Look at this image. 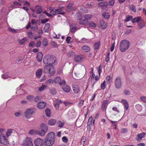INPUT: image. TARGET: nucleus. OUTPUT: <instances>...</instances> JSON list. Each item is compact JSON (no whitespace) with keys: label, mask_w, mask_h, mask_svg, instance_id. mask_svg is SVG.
I'll return each mask as SVG.
<instances>
[{"label":"nucleus","mask_w":146,"mask_h":146,"mask_svg":"<svg viewBox=\"0 0 146 146\" xmlns=\"http://www.w3.org/2000/svg\"><path fill=\"white\" fill-rule=\"evenodd\" d=\"M54 134L51 132L48 133L46 137L44 142L46 146H52L54 142Z\"/></svg>","instance_id":"nucleus-1"},{"label":"nucleus","mask_w":146,"mask_h":146,"mask_svg":"<svg viewBox=\"0 0 146 146\" xmlns=\"http://www.w3.org/2000/svg\"><path fill=\"white\" fill-rule=\"evenodd\" d=\"M56 56L48 54L44 58L43 61L46 65H52V64L56 62Z\"/></svg>","instance_id":"nucleus-2"},{"label":"nucleus","mask_w":146,"mask_h":146,"mask_svg":"<svg viewBox=\"0 0 146 146\" xmlns=\"http://www.w3.org/2000/svg\"><path fill=\"white\" fill-rule=\"evenodd\" d=\"M43 71L49 77L54 75L56 72L53 65H45L44 67Z\"/></svg>","instance_id":"nucleus-3"},{"label":"nucleus","mask_w":146,"mask_h":146,"mask_svg":"<svg viewBox=\"0 0 146 146\" xmlns=\"http://www.w3.org/2000/svg\"><path fill=\"white\" fill-rule=\"evenodd\" d=\"M129 45L130 43L128 41L125 40H123L120 43V50L122 52H124L129 48Z\"/></svg>","instance_id":"nucleus-4"},{"label":"nucleus","mask_w":146,"mask_h":146,"mask_svg":"<svg viewBox=\"0 0 146 146\" xmlns=\"http://www.w3.org/2000/svg\"><path fill=\"white\" fill-rule=\"evenodd\" d=\"M23 145L24 146H33L32 139L30 137H27L24 140Z\"/></svg>","instance_id":"nucleus-5"},{"label":"nucleus","mask_w":146,"mask_h":146,"mask_svg":"<svg viewBox=\"0 0 146 146\" xmlns=\"http://www.w3.org/2000/svg\"><path fill=\"white\" fill-rule=\"evenodd\" d=\"M35 111L34 109L29 108L25 112V117L27 118H29L31 117V115L34 113Z\"/></svg>","instance_id":"nucleus-6"},{"label":"nucleus","mask_w":146,"mask_h":146,"mask_svg":"<svg viewBox=\"0 0 146 146\" xmlns=\"http://www.w3.org/2000/svg\"><path fill=\"white\" fill-rule=\"evenodd\" d=\"M54 82L56 83H58L60 86H62L65 83V81L64 80H61L60 77L57 76L54 78Z\"/></svg>","instance_id":"nucleus-7"},{"label":"nucleus","mask_w":146,"mask_h":146,"mask_svg":"<svg viewBox=\"0 0 146 146\" xmlns=\"http://www.w3.org/2000/svg\"><path fill=\"white\" fill-rule=\"evenodd\" d=\"M0 143L5 145L9 143L4 134H1L0 135Z\"/></svg>","instance_id":"nucleus-8"},{"label":"nucleus","mask_w":146,"mask_h":146,"mask_svg":"<svg viewBox=\"0 0 146 146\" xmlns=\"http://www.w3.org/2000/svg\"><path fill=\"white\" fill-rule=\"evenodd\" d=\"M44 141L40 138H37L34 141V144L35 146H44Z\"/></svg>","instance_id":"nucleus-9"},{"label":"nucleus","mask_w":146,"mask_h":146,"mask_svg":"<svg viewBox=\"0 0 146 146\" xmlns=\"http://www.w3.org/2000/svg\"><path fill=\"white\" fill-rule=\"evenodd\" d=\"M29 133L31 135L36 134L39 135L41 136L44 135V132H40V130H36L33 129H31L29 131Z\"/></svg>","instance_id":"nucleus-10"},{"label":"nucleus","mask_w":146,"mask_h":146,"mask_svg":"<svg viewBox=\"0 0 146 146\" xmlns=\"http://www.w3.org/2000/svg\"><path fill=\"white\" fill-rule=\"evenodd\" d=\"M115 87L116 88H119L120 87L121 85V78L118 77L116 78L115 80Z\"/></svg>","instance_id":"nucleus-11"},{"label":"nucleus","mask_w":146,"mask_h":146,"mask_svg":"<svg viewBox=\"0 0 146 146\" xmlns=\"http://www.w3.org/2000/svg\"><path fill=\"white\" fill-rule=\"evenodd\" d=\"M109 104V101L108 100H105L104 101L102 104L101 109L103 111H106L107 106Z\"/></svg>","instance_id":"nucleus-12"},{"label":"nucleus","mask_w":146,"mask_h":146,"mask_svg":"<svg viewBox=\"0 0 146 146\" xmlns=\"http://www.w3.org/2000/svg\"><path fill=\"white\" fill-rule=\"evenodd\" d=\"M40 127L42 129L41 130H40V132H44V135L45 133L46 132L48 129L47 126L46 124L43 123L41 124Z\"/></svg>","instance_id":"nucleus-13"},{"label":"nucleus","mask_w":146,"mask_h":146,"mask_svg":"<svg viewBox=\"0 0 146 146\" xmlns=\"http://www.w3.org/2000/svg\"><path fill=\"white\" fill-rule=\"evenodd\" d=\"M146 133L145 132H143L142 133L138 134L137 135V137H136V139L137 141H140L142 138H144Z\"/></svg>","instance_id":"nucleus-14"},{"label":"nucleus","mask_w":146,"mask_h":146,"mask_svg":"<svg viewBox=\"0 0 146 146\" xmlns=\"http://www.w3.org/2000/svg\"><path fill=\"white\" fill-rule=\"evenodd\" d=\"M73 90L75 94H77L80 92V87L78 86L73 85L72 86Z\"/></svg>","instance_id":"nucleus-15"},{"label":"nucleus","mask_w":146,"mask_h":146,"mask_svg":"<svg viewBox=\"0 0 146 146\" xmlns=\"http://www.w3.org/2000/svg\"><path fill=\"white\" fill-rule=\"evenodd\" d=\"M63 86L62 87V89L63 90L66 92H69L71 90V88L70 87L66 84V83L63 85Z\"/></svg>","instance_id":"nucleus-16"},{"label":"nucleus","mask_w":146,"mask_h":146,"mask_svg":"<svg viewBox=\"0 0 146 146\" xmlns=\"http://www.w3.org/2000/svg\"><path fill=\"white\" fill-rule=\"evenodd\" d=\"M42 69L41 68H39L36 71V76L37 78H40L42 74Z\"/></svg>","instance_id":"nucleus-17"},{"label":"nucleus","mask_w":146,"mask_h":146,"mask_svg":"<svg viewBox=\"0 0 146 146\" xmlns=\"http://www.w3.org/2000/svg\"><path fill=\"white\" fill-rule=\"evenodd\" d=\"M46 104L44 102H40L37 104V106L39 109H42L45 107Z\"/></svg>","instance_id":"nucleus-18"},{"label":"nucleus","mask_w":146,"mask_h":146,"mask_svg":"<svg viewBox=\"0 0 146 146\" xmlns=\"http://www.w3.org/2000/svg\"><path fill=\"white\" fill-rule=\"evenodd\" d=\"M100 24L102 28L103 29H106L107 27V24L105 22L102 20L101 19L100 20Z\"/></svg>","instance_id":"nucleus-19"},{"label":"nucleus","mask_w":146,"mask_h":146,"mask_svg":"<svg viewBox=\"0 0 146 146\" xmlns=\"http://www.w3.org/2000/svg\"><path fill=\"white\" fill-rule=\"evenodd\" d=\"M36 9V12L37 14H39L42 11V7L39 5H36L35 7Z\"/></svg>","instance_id":"nucleus-20"},{"label":"nucleus","mask_w":146,"mask_h":146,"mask_svg":"<svg viewBox=\"0 0 146 146\" xmlns=\"http://www.w3.org/2000/svg\"><path fill=\"white\" fill-rule=\"evenodd\" d=\"M137 26L139 29H141L145 26V22L143 21H141L138 23Z\"/></svg>","instance_id":"nucleus-21"},{"label":"nucleus","mask_w":146,"mask_h":146,"mask_svg":"<svg viewBox=\"0 0 146 146\" xmlns=\"http://www.w3.org/2000/svg\"><path fill=\"white\" fill-rule=\"evenodd\" d=\"M141 17H136L132 18V20L131 21V22L133 23H138L141 20Z\"/></svg>","instance_id":"nucleus-22"},{"label":"nucleus","mask_w":146,"mask_h":146,"mask_svg":"<svg viewBox=\"0 0 146 146\" xmlns=\"http://www.w3.org/2000/svg\"><path fill=\"white\" fill-rule=\"evenodd\" d=\"M56 121L55 119H50L48 120V124L50 126L54 125L56 123Z\"/></svg>","instance_id":"nucleus-23"},{"label":"nucleus","mask_w":146,"mask_h":146,"mask_svg":"<svg viewBox=\"0 0 146 146\" xmlns=\"http://www.w3.org/2000/svg\"><path fill=\"white\" fill-rule=\"evenodd\" d=\"M36 58L38 61L40 62L42 61V52H39L38 53Z\"/></svg>","instance_id":"nucleus-24"},{"label":"nucleus","mask_w":146,"mask_h":146,"mask_svg":"<svg viewBox=\"0 0 146 146\" xmlns=\"http://www.w3.org/2000/svg\"><path fill=\"white\" fill-rule=\"evenodd\" d=\"M82 49L83 51L85 52H88L90 50V47L88 46H84L82 47Z\"/></svg>","instance_id":"nucleus-25"},{"label":"nucleus","mask_w":146,"mask_h":146,"mask_svg":"<svg viewBox=\"0 0 146 146\" xmlns=\"http://www.w3.org/2000/svg\"><path fill=\"white\" fill-rule=\"evenodd\" d=\"M28 39L26 37H24L22 39L19 40V43L20 44L23 45L27 41Z\"/></svg>","instance_id":"nucleus-26"},{"label":"nucleus","mask_w":146,"mask_h":146,"mask_svg":"<svg viewBox=\"0 0 146 146\" xmlns=\"http://www.w3.org/2000/svg\"><path fill=\"white\" fill-rule=\"evenodd\" d=\"M88 22V21L87 19H84L82 20H80L79 21V23L81 25H85Z\"/></svg>","instance_id":"nucleus-27"},{"label":"nucleus","mask_w":146,"mask_h":146,"mask_svg":"<svg viewBox=\"0 0 146 146\" xmlns=\"http://www.w3.org/2000/svg\"><path fill=\"white\" fill-rule=\"evenodd\" d=\"M108 4V3L106 2H102L98 3L99 6L102 7H106Z\"/></svg>","instance_id":"nucleus-28"},{"label":"nucleus","mask_w":146,"mask_h":146,"mask_svg":"<svg viewBox=\"0 0 146 146\" xmlns=\"http://www.w3.org/2000/svg\"><path fill=\"white\" fill-rule=\"evenodd\" d=\"M72 3H69L67 6V10L68 11H72L74 10V9L72 7Z\"/></svg>","instance_id":"nucleus-29"},{"label":"nucleus","mask_w":146,"mask_h":146,"mask_svg":"<svg viewBox=\"0 0 146 146\" xmlns=\"http://www.w3.org/2000/svg\"><path fill=\"white\" fill-rule=\"evenodd\" d=\"M133 17L131 15H128L126 17L125 19H124V21L125 22H127L131 20H132Z\"/></svg>","instance_id":"nucleus-30"},{"label":"nucleus","mask_w":146,"mask_h":146,"mask_svg":"<svg viewBox=\"0 0 146 146\" xmlns=\"http://www.w3.org/2000/svg\"><path fill=\"white\" fill-rule=\"evenodd\" d=\"M50 27V24L49 23H47L45 24V25L44 27V29L45 32H48L49 29Z\"/></svg>","instance_id":"nucleus-31"},{"label":"nucleus","mask_w":146,"mask_h":146,"mask_svg":"<svg viewBox=\"0 0 146 146\" xmlns=\"http://www.w3.org/2000/svg\"><path fill=\"white\" fill-rule=\"evenodd\" d=\"M102 15L105 19H109L110 17V15L108 13H103L102 14Z\"/></svg>","instance_id":"nucleus-32"},{"label":"nucleus","mask_w":146,"mask_h":146,"mask_svg":"<svg viewBox=\"0 0 146 146\" xmlns=\"http://www.w3.org/2000/svg\"><path fill=\"white\" fill-rule=\"evenodd\" d=\"M82 18V16L81 13H77V15L76 19L77 20H80Z\"/></svg>","instance_id":"nucleus-33"},{"label":"nucleus","mask_w":146,"mask_h":146,"mask_svg":"<svg viewBox=\"0 0 146 146\" xmlns=\"http://www.w3.org/2000/svg\"><path fill=\"white\" fill-rule=\"evenodd\" d=\"M13 129H8L7 132L6 133V135L7 137H9L10 136L12 133Z\"/></svg>","instance_id":"nucleus-34"},{"label":"nucleus","mask_w":146,"mask_h":146,"mask_svg":"<svg viewBox=\"0 0 146 146\" xmlns=\"http://www.w3.org/2000/svg\"><path fill=\"white\" fill-rule=\"evenodd\" d=\"M45 114L47 117H48L50 115V110L49 109H47L45 111Z\"/></svg>","instance_id":"nucleus-35"},{"label":"nucleus","mask_w":146,"mask_h":146,"mask_svg":"<svg viewBox=\"0 0 146 146\" xmlns=\"http://www.w3.org/2000/svg\"><path fill=\"white\" fill-rule=\"evenodd\" d=\"M46 86L45 85H42L41 87L38 88V91L39 92H41L44 90L46 88Z\"/></svg>","instance_id":"nucleus-36"},{"label":"nucleus","mask_w":146,"mask_h":146,"mask_svg":"<svg viewBox=\"0 0 146 146\" xmlns=\"http://www.w3.org/2000/svg\"><path fill=\"white\" fill-rule=\"evenodd\" d=\"M92 116L90 117L88 122V125L89 126L92 125Z\"/></svg>","instance_id":"nucleus-37"},{"label":"nucleus","mask_w":146,"mask_h":146,"mask_svg":"<svg viewBox=\"0 0 146 146\" xmlns=\"http://www.w3.org/2000/svg\"><path fill=\"white\" fill-rule=\"evenodd\" d=\"M100 45V42L98 41L97 42H96L94 45V47L95 50L98 49L99 46Z\"/></svg>","instance_id":"nucleus-38"},{"label":"nucleus","mask_w":146,"mask_h":146,"mask_svg":"<svg viewBox=\"0 0 146 146\" xmlns=\"http://www.w3.org/2000/svg\"><path fill=\"white\" fill-rule=\"evenodd\" d=\"M106 82L105 81H104L102 83L101 85V88L102 90H104L106 86Z\"/></svg>","instance_id":"nucleus-39"},{"label":"nucleus","mask_w":146,"mask_h":146,"mask_svg":"<svg viewBox=\"0 0 146 146\" xmlns=\"http://www.w3.org/2000/svg\"><path fill=\"white\" fill-rule=\"evenodd\" d=\"M129 8L133 12L135 13L136 11L135 7L133 5H131L129 6Z\"/></svg>","instance_id":"nucleus-40"},{"label":"nucleus","mask_w":146,"mask_h":146,"mask_svg":"<svg viewBox=\"0 0 146 146\" xmlns=\"http://www.w3.org/2000/svg\"><path fill=\"white\" fill-rule=\"evenodd\" d=\"M42 44L44 46H47L48 44V42L47 39L46 38H44L42 40Z\"/></svg>","instance_id":"nucleus-41"},{"label":"nucleus","mask_w":146,"mask_h":146,"mask_svg":"<svg viewBox=\"0 0 146 146\" xmlns=\"http://www.w3.org/2000/svg\"><path fill=\"white\" fill-rule=\"evenodd\" d=\"M82 59V57L79 55L76 56L74 58V60L76 62H78L80 61Z\"/></svg>","instance_id":"nucleus-42"},{"label":"nucleus","mask_w":146,"mask_h":146,"mask_svg":"<svg viewBox=\"0 0 146 146\" xmlns=\"http://www.w3.org/2000/svg\"><path fill=\"white\" fill-rule=\"evenodd\" d=\"M92 17V15L90 14H86L84 16V18L85 19H87L88 20V19H90Z\"/></svg>","instance_id":"nucleus-43"},{"label":"nucleus","mask_w":146,"mask_h":146,"mask_svg":"<svg viewBox=\"0 0 146 146\" xmlns=\"http://www.w3.org/2000/svg\"><path fill=\"white\" fill-rule=\"evenodd\" d=\"M74 54V53L73 51H70L67 53V55L69 57H73Z\"/></svg>","instance_id":"nucleus-44"},{"label":"nucleus","mask_w":146,"mask_h":146,"mask_svg":"<svg viewBox=\"0 0 146 146\" xmlns=\"http://www.w3.org/2000/svg\"><path fill=\"white\" fill-rule=\"evenodd\" d=\"M58 127H62L64 125V122H62L61 121L59 120L58 122Z\"/></svg>","instance_id":"nucleus-45"},{"label":"nucleus","mask_w":146,"mask_h":146,"mask_svg":"<svg viewBox=\"0 0 146 146\" xmlns=\"http://www.w3.org/2000/svg\"><path fill=\"white\" fill-rule=\"evenodd\" d=\"M47 13V15L49 16V15H48V13ZM57 14V12L55 11H55H51L50 12V15H49V16H52V15H54L56 14Z\"/></svg>","instance_id":"nucleus-46"},{"label":"nucleus","mask_w":146,"mask_h":146,"mask_svg":"<svg viewBox=\"0 0 146 146\" xmlns=\"http://www.w3.org/2000/svg\"><path fill=\"white\" fill-rule=\"evenodd\" d=\"M77 27H76L71 26L70 28V31L72 33H74L77 29Z\"/></svg>","instance_id":"nucleus-47"},{"label":"nucleus","mask_w":146,"mask_h":146,"mask_svg":"<svg viewBox=\"0 0 146 146\" xmlns=\"http://www.w3.org/2000/svg\"><path fill=\"white\" fill-rule=\"evenodd\" d=\"M62 141L65 143H66L68 142V139L66 136H64L62 138Z\"/></svg>","instance_id":"nucleus-48"},{"label":"nucleus","mask_w":146,"mask_h":146,"mask_svg":"<svg viewBox=\"0 0 146 146\" xmlns=\"http://www.w3.org/2000/svg\"><path fill=\"white\" fill-rule=\"evenodd\" d=\"M89 26L91 27H96V25L95 23L93 22V21H91L88 23Z\"/></svg>","instance_id":"nucleus-49"},{"label":"nucleus","mask_w":146,"mask_h":146,"mask_svg":"<svg viewBox=\"0 0 146 146\" xmlns=\"http://www.w3.org/2000/svg\"><path fill=\"white\" fill-rule=\"evenodd\" d=\"M110 54L109 52H108L106 54V57L105 58V61L107 62L109 60L110 58Z\"/></svg>","instance_id":"nucleus-50"},{"label":"nucleus","mask_w":146,"mask_h":146,"mask_svg":"<svg viewBox=\"0 0 146 146\" xmlns=\"http://www.w3.org/2000/svg\"><path fill=\"white\" fill-rule=\"evenodd\" d=\"M112 110L115 112H116V114H114V116L115 115H118V114L119 112V111L118 110H117V108L116 107H113L112 108Z\"/></svg>","instance_id":"nucleus-51"},{"label":"nucleus","mask_w":146,"mask_h":146,"mask_svg":"<svg viewBox=\"0 0 146 146\" xmlns=\"http://www.w3.org/2000/svg\"><path fill=\"white\" fill-rule=\"evenodd\" d=\"M95 5V3L94 2L92 3L89 4H88V7L90 8H91L93 7Z\"/></svg>","instance_id":"nucleus-52"},{"label":"nucleus","mask_w":146,"mask_h":146,"mask_svg":"<svg viewBox=\"0 0 146 146\" xmlns=\"http://www.w3.org/2000/svg\"><path fill=\"white\" fill-rule=\"evenodd\" d=\"M86 140V138L85 136H83L81 139V144L84 145Z\"/></svg>","instance_id":"nucleus-53"},{"label":"nucleus","mask_w":146,"mask_h":146,"mask_svg":"<svg viewBox=\"0 0 146 146\" xmlns=\"http://www.w3.org/2000/svg\"><path fill=\"white\" fill-rule=\"evenodd\" d=\"M37 26L36 25H33L31 26V29L34 30H36L38 29Z\"/></svg>","instance_id":"nucleus-54"},{"label":"nucleus","mask_w":146,"mask_h":146,"mask_svg":"<svg viewBox=\"0 0 146 146\" xmlns=\"http://www.w3.org/2000/svg\"><path fill=\"white\" fill-rule=\"evenodd\" d=\"M29 37L31 38H32L33 36V34L31 31H29L28 33Z\"/></svg>","instance_id":"nucleus-55"},{"label":"nucleus","mask_w":146,"mask_h":146,"mask_svg":"<svg viewBox=\"0 0 146 146\" xmlns=\"http://www.w3.org/2000/svg\"><path fill=\"white\" fill-rule=\"evenodd\" d=\"M84 100H81L79 102L78 104V106L80 107L84 103Z\"/></svg>","instance_id":"nucleus-56"},{"label":"nucleus","mask_w":146,"mask_h":146,"mask_svg":"<svg viewBox=\"0 0 146 146\" xmlns=\"http://www.w3.org/2000/svg\"><path fill=\"white\" fill-rule=\"evenodd\" d=\"M34 99V97L32 96L29 95L27 97V99L30 101H32Z\"/></svg>","instance_id":"nucleus-57"},{"label":"nucleus","mask_w":146,"mask_h":146,"mask_svg":"<svg viewBox=\"0 0 146 146\" xmlns=\"http://www.w3.org/2000/svg\"><path fill=\"white\" fill-rule=\"evenodd\" d=\"M115 3L114 0H110L109 2V5L110 6H112Z\"/></svg>","instance_id":"nucleus-58"},{"label":"nucleus","mask_w":146,"mask_h":146,"mask_svg":"<svg viewBox=\"0 0 146 146\" xmlns=\"http://www.w3.org/2000/svg\"><path fill=\"white\" fill-rule=\"evenodd\" d=\"M72 39V38L70 36H67L66 39V41L68 44L70 43V41Z\"/></svg>","instance_id":"nucleus-59"},{"label":"nucleus","mask_w":146,"mask_h":146,"mask_svg":"<svg viewBox=\"0 0 146 146\" xmlns=\"http://www.w3.org/2000/svg\"><path fill=\"white\" fill-rule=\"evenodd\" d=\"M62 11V9L61 8H60L57 9H55V11L57 12V14L60 13V12Z\"/></svg>","instance_id":"nucleus-60"},{"label":"nucleus","mask_w":146,"mask_h":146,"mask_svg":"<svg viewBox=\"0 0 146 146\" xmlns=\"http://www.w3.org/2000/svg\"><path fill=\"white\" fill-rule=\"evenodd\" d=\"M50 93L52 94L55 95L56 94V91L55 89H51L50 91Z\"/></svg>","instance_id":"nucleus-61"},{"label":"nucleus","mask_w":146,"mask_h":146,"mask_svg":"<svg viewBox=\"0 0 146 146\" xmlns=\"http://www.w3.org/2000/svg\"><path fill=\"white\" fill-rule=\"evenodd\" d=\"M51 44L52 46L54 47H56L58 46V44L54 41L51 42Z\"/></svg>","instance_id":"nucleus-62"},{"label":"nucleus","mask_w":146,"mask_h":146,"mask_svg":"<svg viewBox=\"0 0 146 146\" xmlns=\"http://www.w3.org/2000/svg\"><path fill=\"white\" fill-rule=\"evenodd\" d=\"M140 99L143 102H146V97L144 96H141L140 98Z\"/></svg>","instance_id":"nucleus-63"},{"label":"nucleus","mask_w":146,"mask_h":146,"mask_svg":"<svg viewBox=\"0 0 146 146\" xmlns=\"http://www.w3.org/2000/svg\"><path fill=\"white\" fill-rule=\"evenodd\" d=\"M35 42L33 41H31L29 43V47H31L33 46L35 44Z\"/></svg>","instance_id":"nucleus-64"}]
</instances>
